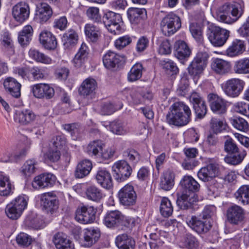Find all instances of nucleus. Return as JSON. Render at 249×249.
<instances>
[{
    "label": "nucleus",
    "instance_id": "1",
    "mask_svg": "<svg viewBox=\"0 0 249 249\" xmlns=\"http://www.w3.org/2000/svg\"><path fill=\"white\" fill-rule=\"evenodd\" d=\"M192 111L183 102H176L169 108L166 121L169 124L177 127L184 126L191 121Z\"/></svg>",
    "mask_w": 249,
    "mask_h": 249
},
{
    "label": "nucleus",
    "instance_id": "2",
    "mask_svg": "<svg viewBox=\"0 0 249 249\" xmlns=\"http://www.w3.org/2000/svg\"><path fill=\"white\" fill-rule=\"evenodd\" d=\"M224 147L225 150L230 154V156L225 157L224 159L227 163L233 165H238L242 162L246 156V151L238 148L231 138L226 141Z\"/></svg>",
    "mask_w": 249,
    "mask_h": 249
},
{
    "label": "nucleus",
    "instance_id": "3",
    "mask_svg": "<svg viewBox=\"0 0 249 249\" xmlns=\"http://www.w3.org/2000/svg\"><path fill=\"white\" fill-rule=\"evenodd\" d=\"M28 197L21 195L16 197L5 208V213L8 217L12 219H17L20 216L28 205Z\"/></svg>",
    "mask_w": 249,
    "mask_h": 249
},
{
    "label": "nucleus",
    "instance_id": "4",
    "mask_svg": "<svg viewBox=\"0 0 249 249\" xmlns=\"http://www.w3.org/2000/svg\"><path fill=\"white\" fill-rule=\"evenodd\" d=\"M207 36L213 45L221 47L225 44L229 37L230 31L211 24L208 27Z\"/></svg>",
    "mask_w": 249,
    "mask_h": 249
},
{
    "label": "nucleus",
    "instance_id": "5",
    "mask_svg": "<svg viewBox=\"0 0 249 249\" xmlns=\"http://www.w3.org/2000/svg\"><path fill=\"white\" fill-rule=\"evenodd\" d=\"M104 224L109 228H116L120 226L128 227L130 222L119 211H110L107 213L104 218Z\"/></svg>",
    "mask_w": 249,
    "mask_h": 249
},
{
    "label": "nucleus",
    "instance_id": "6",
    "mask_svg": "<svg viewBox=\"0 0 249 249\" xmlns=\"http://www.w3.org/2000/svg\"><path fill=\"white\" fill-rule=\"evenodd\" d=\"M185 220L187 225L199 234L207 233L212 227L210 221L203 219L201 216H188Z\"/></svg>",
    "mask_w": 249,
    "mask_h": 249
},
{
    "label": "nucleus",
    "instance_id": "7",
    "mask_svg": "<svg viewBox=\"0 0 249 249\" xmlns=\"http://www.w3.org/2000/svg\"><path fill=\"white\" fill-rule=\"evenodd\" d=\"M112 171L114 179L118 182H122L130 177L132 169L126 161L120 160L113 164Z\"/></svg>",
    "mask_w": 249,
    "mask_h": 249
},
{
    "label": "nucleus",
    "instance_id": "8",
    "mask_svg": "<svg viewBox=\"0 0 249 249\" xmlns=\"http://www.w3.org/2000/svg\"><path fill=\"white\" fill-rule=\"evenodd\" d=\"M209 57L206 52H198L188 67L189 73L193 76L201 73L207 65Z\"/></svg>",
    "mask_w": 249,
    "mask_h": 249
},
{
    "label": "nucleus",
    "instance_id": "9",
    "mask_svg": "<svg viewBox=\"0 0 249 249\" xmlns=\"http://www.w3.org/2000/svg\"><path fill=\"white\" fill-rule=\"evenodd\" d=\"M245 82L239 78H231L223 84L222 88L225 93L229 97H237L242 92Z\"/></svg>",
    "mask_w": 249,
    "mask_h": 249
},
{
    "label": "nucleus",
    "instance_id": "10",
    "mask_svg": "<svg viewBox=\"0 0 249 249\" xmlns=\"http://www.w3.org/2000/svg\"><path fill=\"white\" fill-rule=\"evenodd\" d=\"M97 210L92 206L78 207L75 213V219L78 222L86 224L93 223L95 220Z\"/></svg>",
    "mask_w": 249,
    "mask_h": 249
},
{
    "label": "nucleus",
    "instance_id": "11",
    "mask_svg": "<svg viewBox=\"0 0 249 249\" xmlns=\"http://www.w3.org/2000/svg\"><path fill=\"white\" fill-rule=\"evenodd\" d=\"M189 100L193 105L196 118L199 119L203 118L207 114V108L202 96L199 93L194 91L190 95Z\"/></svg>",
    "mask_w": 249,
    "mask_h": 249
},
{
    "label": "nucleus",
    "instance_id": "12",
    "mask_svg": "<svg viewBox=\"0 0 249 249\" xmlns=\"http://www.w3.org/2000/svg\"><path fill=\"white\" fill-rule=\"evenodd\" d=\"M245 210L241 206L234 204L226 211L227 220L232 225H238L242 223L245 218Z\"/></svg>",
    "mask_w": 249,
    "mask_h": 249
},
{
    "label": "nucleus",
    "instance_id": "13",
    "mask_svg": "<svg viewBox=\"0 0 249 249\" xmlns=\"http://www.w3.org/2000/svg\"><path fill=\"white\" fill-rule=\"evenodd\" d=\"M103 62L104 66L107 69H118L124 64L125 57L108 51L104 55Z\"/></svg>",
    "mask_w": 249,
    "mask_h": 249
},
{
    "label": "nucleus",
    "instance_id": "14",
    "mask_svg": "<svg viewBox=\"0 0 249 249\" xmlns=\"http://www.w3.org/2000/svg\"><path fill=\"white\" fill-rule=\"evenodd\" d=\"M31 88L33 96L36 98L50 99L54 96V90L48 84H36Z\"/></svg>",
    "mask_w": 249,
    "mask_h": 249
},
{
    "label": "nucleus",
    "instance_id": "15",
    "mask_svg": "<svg viewBox=\"0 0 249 249\" xmlns=\"http://www.w3.org/2000/svg\"><path fill=\"white\" fill-rule=\"evenodd\" d=\"M55 177L51 173H43L36 176L32 182V186L36 189L52 187L56 181Z\"/></svg>",
    "mask_w": 249,
    "mask_h": 249
},
{
    "label": "nucleus",
    "instance_id": "16",
    "mask_svg": "<svg viewBox=\"0 0 249 249\" xmlns=\"http://www.w3.org/2000/svg\"><path fill=\"white\" fill-rule=\"evenodd\" d=\"M120 203L124 206H131L135 204L137 195L132 185L127 184L118 193Z\"/></svg>",
    "mask_w": 249,
    "mask_h": 249
},
{
    "label": "nucleus",
    "instance_id": "17",
    "mask_svg": "<svg viewBox=\"0 0 249 249\" xmlns=\"http://www.w3.org/2000/svg\"><path fill=\"white\" fill-rule=\"evenodd\" d=\"M41 202L47 213L53 214L58 208V200L55 195L52 192L44 193L41 195Z\"/></svg>",
    "mask_w": 249,
    "mask_h": 249
},
{
    "label": "nucleus",
    "instance_id": "18",
    "mask_svg": "<svg viewBox=\"0 0 249 249\" xmlns=\"http://www.w3.org/2000/svg\"><path fill=\"white\" fill-rule=\"evenodd\" d=\"M37 116L31 110H17L14 115L15 122L21 125H28L36 120Z\"/></svg>",
    "mask_w": 249,
    "mask_h": 249
},
{
    "label": "nucleus",
    "instance_id": "19",
    "mask_svg": "<svg viewBox=\"0 0 249 249\" xmlns=\"http://www.w3.org/2000/svg\"><path fill=\"white\" fill-rule=\"evenodd\" d=\"M218 172V164L211 163L202 167L197 172V176L203 182H209L217 175Z\"/></svg>",
    "mask_w": 249,
    "mask_h": 249
},
{
    "label": "nucleus",
    "instance_id": "20",
    "mask_svg": "<svg viewBox=\"0 0 249 249\" xmlns=\"http://www.w3.org/2000/svg\"><path fill=\"white\" fill-rule=\"evenodd\" d=\"M3 87L6 92L15 98H19L21 95V84L12 77L6 78L3 81Z\"/></svg>",
    "mask_w": 249,
    "mask_h": 249
},
{
    "label": "nucleus",
    "instance_id": "21",
    "mask_svg": "<svg viewBox=\"0 0 249 249\" xmlns=\"http://www.w3.org/2000/svg\"><path fill=\"white\" fill-rule=\"evenodd\" d=\"M100 231L99 229L87 228L84 230L83 238L81 244L83 247H90L94 245L100 237Z\"/></svg>",
    "mask_w": 249,
    "mask_h": 249
},
{
    "label": "nucleus",
    "instance_id": "22",
    "mask_svg": "<svg viewBox=\"0 0 249 249\" xmlns=\"http://www.w3.org/2000/svg\"><path fill=\"white\" fill-rule=\"evenodd\" d=\"M177 195V205L180 209L183 210L191 208L198 200L197 195L193 193L188 194L183 192L181 194H178Z\"/></svg>",
    "mask_w": 249,
    "mask_h": 249
},
{
    "label": "nucleus",
    "instance_id": "23",
    "mask_svg": "<svg viewBox=\"0 0 249 249\" xmlns=\"http://www.w3.org/2000/svg\"><path fill=\"white\" fill-rule=\"evenodd\" d=\"M40 43L46 50H54L57 46V39L51 32L43 31L39 34Z\"/></svg>",
    "mask_w": 249,
    "mask_h": 249
},
{
    "label": "nucleus",
    "instance_id": "24",
    "mask_svg": "<svg viewBox=\"0 0 249 249\" xmlns=\"http://www.w3.org/2000/svg\"><path fill=\"white\" fill-rule=\"evenodd\" d=\"M208 101L212 110L218 114H224L226 112V104L217 95L211 93L208 95Z\"/></svg>",
    "mask_w": 249,
    "mask_h": 249
},
{
    "label": "nucleus",
    "instance_id": "25",
    "mask_svg": "<svg viewBox=\"0 0 249 249\" xmlns=\"http://www.w3.org/2000/svg\"><path fill=\"white\" fill-rule=\"evenodd\" d=\"M162 30L167 29L169 35L174 34L181 26L179 17H164L161 21Z\"/></svg>",
    "mask_w": 249,
    "mask_h": 249
},
{
    "label": "nucleus",
    "instance_id": "26",
    "mask_svg": "<svg viewBox=\"0 0 249 249\" xmlns=\"http://www.w3.org/2000/svg\"><path fill=\"white\" fill-rule=\"evenodd\" d=\"M211 67L213 71L221 75L226 74L231 71L230 62L220 58L213 59L211 63Z\"/></svg>",
    "mask_w": 249,
    "mask_h": 249
},
{
    "label": "nucleus",
    "instance_id": "27",
    "mask_svg": "<svg viewBox=\"0 0 249 249\" xmlns=\"http://www.w3.org/2000/svg\"><path fill=\"white\" fill-rule=\"evenodd\" d=\"M180 185L185 193L196 194L200 189L199 184L191 176H185L180 181Z\"/></svg>",
    "mask_w": 249,
    "mask_h": 249
},
{
    "label": "nucleus",
    "instance_id": "28",
    "mask_svg": "<svg viewBox=\"0 0 249 249\" xmlns=\"http://www.w3.org/2000/svg\"><path fill=\"white\" fill-rule=\"evenodd\" d=\"M92 168L91 160L85 159L80 161L77 165L74 172V176L76 178H82L87 176Z\"/></svg>",
    "mask_w": 249,
    "mask_h": 249
},
{
    "label": "nucleus",
    "instance_id": "29",
    "mask_svg": "<svg viewBox=\"0 0 249 249\" xmlns=\"http://www.w3.org/2000/svg\"><path fill=\"white\" fill-rule=\"evenodd\" d=\"M218 11L222 14L220 16H226V15L230 14L232 16H242L244 10L242 5L238 3L234 4L226 3L219 8Z\"/></svg>",
    "mask_w": 249,
    "mask_h": 249
},
{
    "label": "nucleus",
    "instance_id": "30",
    "mask_svg": "<svg viewBox=\"0 0 249 249\" xmlns=\"http://www.w3.org/2000/svg\"><path fill=\"white\" fill-rule=\"evenodd\" d=\"M175 55L179 60L188 58L191 51L187 43L183 40L176 41L174 45Z\"/></svg>",
    "mask_w": 249,
    "mask_h": 249
},
{
    "label": "nucleus",
    "instance_id": "31",
    "mask_svg": "<svg viewBox=\"0 0 249 249\" xmlns=\"http://www.w3.org/2000/svg\"><path fill=\"white\" fill-rule=\"evenodd\" d=\"M246 49L245 41L236 39L233 40L226 51V54L230 57L239 55L243 53Z\"/></svg>",
    "mask_w": 249,
    "mask_h": 249
},
{
    "label": "nucleus",
    "instance_id": "32",
    "mask_svg": "<svg viewBox=\"0 0 249 249\" xmlns=\"http://www.w3.org/2000/svg\"><path fill=\"white\" fill-rule=\"evenodd\" d=\"M95 178L98 183L103 187L109 189L113 186L111 176L107 171L103 169L98 170Z\"/></svg>",
    "mask_w": 249,
    "mask_h": 249
},
{
    "label": "nucleus",
    "instance_id": "33",
    "mask_svg": "<svg viewBox=\"0 0 249 249\" xmlns=\"http://www.w3.org/2000/svg\"><path fill=\"white\" fill-rule=\"evenodd\" d=\"M88 47L86 43L83 42L73 59L72 62L74 66L80 68L84 65L88 60Z\"/></svg>",
    "mask_w": 249,
    "mask_h": 249
},
{
    "label": "nucleus",
    "instance_id": "34",
    "mask_svg": "<svg viewBox=\"0 0 249 249\" xmlns=\"http://www.w3.org/2000/svg\"><path fill=\"white\" fill-rule=\"evenodd\" d=\"M53 242L57 249H74V245L63 233L55 234L53 238Z\"/></svg>",
    "mask_w": 249,
    "mask_h": 249
},
{
    "label": "nucleus",
    "instance_id": "35",
    "mask_svg": "<svg viewBox=\"0 0 249 249\" xmlns=\"http://www.w3.org/2000/svg\"><path fill=\"white\" fill-rule=\"evenodd\" d=\"M116 244L119 249H134V239L126 234H122L117 236Z\"/></svg>",
    "mask_w": 249,
    "mask_h": 249
},
{
    "label": "nucleus",
    "instance_id": "36",
    "mask_svg": "<svg viewBox=\"0 0 249 249\" xmlns=\"http://www.w3.org/2000/svg\"><path fill=\"white\" fill-rule=\"evenodd\" d=\"M97 87V82L94 79L87 78L82 82L79 92L80 95L88 96L94 93Z\"/></svg>",
    "mask_w": 249,
    "mask_h": 249
},
{
    "label": "nucleus",
    "instance_id": "37",
    "mask_svg": "<svg viewBox=\"0 0 249 249\" xmlns=\"http://www.w3.org/2000/svg\"><path fill=\"white\" fill-rule=\"evenodd\" d=\"M62 39L65 49H70L77 44L78 35L75 31L70 29L64 34Z\"/></svg>",
    "mask_w": 249,
    "mask_h": 249
},
{
    "label": "nucleus",
    "instance_id": "38",
    "mask_svg": "<svg viewBox=\"0 0 249 249\" xmlns=\"http://www.w3.org/2000/svg\"><path fill=\"white\" fill-rule=\"evenodd\" d=\"M26 226L35 230L43 228L45 226V222L43 219L35 213L28 215L24 221Z\"/></svg>",
    "mask_w": 249,
    "mask_h": 249
},
{
    "label": "nucleus",
    "instance_id": "39",
    "mask_svg": "<svg viewBox=\"0 0 249 249\" xmlns=\"http://www.w3.org/2000/svg\"><path fill=\"white\" fill-rule=\"evenodd\" d=\"M175 177L173 171L170 170H167L161 178L160 184V188L165 191L171 190L174 185Z\"/></svg>",
    "mask_w": 249,
    "mask_h": 249
},
{
    "label": "nucleus",
    "instance_id": "40",
    "mask_svg": "<svg viewBox=\"0 0 249 249\" xmlns=\"http://www.w3.org/2000/svg\"><path fill=\"white\" fill-rule=\"evenodd\" d=\"M115 17H103V24L111 33L114 35L119 33L121 27L119 24L120 19L116 20Z\"/></svg>",
    "mask_w": 249,
    "mask_h": 249
},
{
    "label": "nucleus",
    "instance_id": "41",
    "mask_svg": "<svg viewBox=\"0 0 249 249\" xmlns=\"http://www.w3.org/2000/svg\"><path fill=\"white\" fill-rule=\"evenodd\" d=\"M33 28L30 25L25 26L19 32L18 41L21 46L24 47L29 44L33 34Z\"/></svg>",
    "mask_w": 249,
    "mask_h": 249
},
{
    "label": "nucleus",
    "instance_id": "42",
    "mask_svg": "<svg viewBox=\"0 0 249 249\" xmlns=\"http://www.w3.org/2000/svg\"><path fill=\"white\" fill-rule=\"evenodd\" d=\"M190 32L193 38L198 42H202L203 40V25L196 21L192 22L189 26Z\"/></svg>",
    "mask_w": 249,
    "mask_h": 249
},
{
    "label": "nucleus",
    "instance_id": "43",
    "mask_svg": "<svg viewBox=\"0 0 249 249\" xmlns=\"http://www.w3.org/2000/svg\"><path fill=\"white\" fill-rule=\"evenodd\" d=\"M233 71L236 74H249V57L242 58L235 61Z\"/></svg>",
    "mask_w": 249,
    "mask_h": 249
},
{
    "label": "nucleus",
    "instance_id": "44",
    "mask_svg": "<svg viewBox=\"0 0 249 249\" xmlns=\"http://www.w3.org/2000/svg\"><path fill=\"white\" fill-rule=\"evenodd\" d=\"M86 195L88 199L95 202L99 201L104 196L101 190L95 185H91L87 187Z\"/></svg>",
    "mask_w": 249,
    "mask_h": 249
},
{
    "label": "nucleus",
    "instance_id": "45",
    "mask_svg": "<svg viewBox=\"0 0 249 249\" xmlns=\"http://www.w3.org/2000/svg\"><path fill=\"white\" fill-rule=\"evenodd\" d=\"M104 144L101 140H94L90 142L86 147V152L90 156L97 157L102 151Z\"/></svg>",
    "mask_w": 249,
    "mask_h": 249
},
{
    "label": "nucleus",
    "instance_id": "46",
    "mask_svg": "<svg viewBox=\"0 0 249 249\" xmlns=\"http://www.w3.org/2000/svg\"><path fill=\"white\" fill-rule=\"evenodd\" d=\"M37 161L35 159L27 160L21 167V173L25 178H28L34 174L36 168Z\"/></svg>",
    "mask_w": 249,
    "mask_h": 249
},
{
    "label": "nucleus",
    "instance_id": "47",
    "mask_svg": "<svg viewBox=\"0 0 249 249\" xmlns=\"http://www.w3.org/2000/svg\"><path fill=\"white\" fill-rule=\"evenodd\" d=\"M12 189L9 177L0 174V196H7L10 195Z\"/></svg>",
    "mask_w": 249,
    "mask_h": 249
},
{
    "label": "nucleus",
    "instance_id": "48",
    "mask_svg": "<svg viewBox=\"0 0 249 249\" xmlns=\"http://www.w3.org/2000/svg\"><path fill=\"white\" fill-rule=\"evenodd\" d=\"M143 68L142 64L137 63L131 69L128 73L127 78L130 82L137 81L142 77Z\"/></svg>",
    "mask_w": 249,
    "mask_h": 249
},
{
    "label": "nucleus",
    "instance_id": "49",
    "mask_svg": "<svg viewBox=\"0 0 249 249\" xmlns=\"http://www.w3.org/2000/svg\"><path fill=\"white\" fill-rule=\"evenodd\" d=\"M29 55L31 58L37 62L50 64L52 62L50 57L36 49H31L29 52Z\"/></svg>",
    "mask_w": 249,
    "mask_h": 249
},
{
    "label": "nucleus",
    "instance_id": "50",
    "mask_svg": "<svg viewBox=\"0 0 249 249\" xmlns=\"http://www.w3.org/2000/svg\"><path fill=\"white\" fill-rule=\"evenodd\" d=\"M235 197L244 204L249 203V185H242L234 194Z\"/></svg>",
    "mask_w": 249,
    "mask_h": 249
},
{
    "label": "nucleus",
    "instance_id": "51",
    "mask_svg": "<svg viewBox=\"0 0 249 249\" xmlns=\"http://www.w3.org/2000/svg\"><path fill=\"white\" fill-rule=\"evenodd\" d=\"M85 33L87 37L94 42H96L101 36L99 30L91 24H86Z\"/></svg>",
    "mask_w": 249,
    "mask_h": 249
},
{
    "label": "nucleus",
    "instance_id": "52",
    "mask_svg": "<svg viewBox=\"0 0 249 249\" xmlns=\"http://www.w3.org/2000/svg\"><path fill=\"white\" fill-rule=\"evenodd\" d=\"M160 64L164 71L168 75H174L178 73V68L172 60L166 59L161 61Z\"/></svg>",
    "mask_w": 249,
    "mask_h": 249
},
{
    "label": "nucleus",
    "instance_id": "53",
    "mask_svg": "<svg viewBox=\"0 0 249 249\" xmlns=\"http://www.w3.org/2000/svg\"><path fill=\"white\" fill-rule=\"evenodd\" d=\"M232 126L237 130L246 132L249 130V124L247 121L243 118L235 117L230 119Z\"/></svg>",
    "mask_w": 249,
    "mask_h": 249
},
{
    "label": "nucleus",
    "instance_id": "54",
    "mask_svg": "<svg viewBox=\"0 0 249 249\" xmlns=\"http://www.w3.org/2000/svg\"><path fill=\"white\" fill-rule=\"evenodd\" d=\"M160 212L161 214L165 217L170 216L173 212V207L171 201L167 197H163L161 200L160 206Z\"/></svg>",
    "mask_w": 249,
    "mask_h": 249
},
{
    "label": "nucleus",
    "instance_id": "55",
    "mask_svg": "<svg viewBox=\"0 0 249 249\" xmlns=\"http://www.w3.org/2000/svg\"><path fill=\"white\" fill-rule=\"evenodd\" d=\"M211 129L214 133L217 134L226 129L227 125L223 120L216 118H213L210 122Z\"/></svg>",
    "mask_w": 249,
    "mask_h": 249
},
{
    "label": "nucleus",
    "instance_id": "56",
    "mask_svg": "<svg viewBox=\"0 0 249 249\" xmlns=\"http://www.w3.org/2000/svg\"><path fill=\"white\" fill-rule=\"evenodd\" d=\"M29 6L25 3H18L13 7V16H29Z\"/></svg>",
    "mask_w": 249,
    "mask_h": 249
},
{
    "label": "nucleus",
    "instance_id": "57",
    "mask_svg": "<svg viewBox=\"0 0 249 249\" xmlns=\"http://www.w3.org/2000/svg\"><path fill=\"white\" fill-rule=\"evenodd\" d=\"M32 241L31 236L23 232L20 233L16 237L17 244L23 248L28 247L31 244Z\"/></svg>",
    "mask_w": 249,
    "mask_h": 249
},
{
    "label": "nucleus",
    "instance_id": "58",
    "mask_svg": "<svg viewBox=\"0 0 249 249\" xmlns=\"http://www.w3.org/2000/svg\"><path fill=\"white\" fill-rule=\"evenodd\" d=\"M46 155L50 161L55 162L60 160L61 154L60 149L49 147Z\"/></svg>",
    "mask_w": 249,
    "mask_h": 249
},
{
    "label": "nucleus",
    "instance_id": "59",
    "mask_svg": "<svg viewBox=\"0 0 249 249\" xmlns=\"http://www.w3.org/2000/svg\"><path fill=\"white\" fill-rule=\"evenodd\" d=\"M35 80H40L46 78L44 70L38 67L31 68V73Z\"/></svg>",
    "mask_w": 249,
    "mask_h": 249
},
{
    "label": "nucleus",
    "instance_id": "60",
    "mask_svg": "<svg viewBox=\"0 0 249 249\" xmlns=\"http://www.w3.org/2000/svg\"><path fill=\"white\" fill-rule=\"evenodd\" d=\"M184 245L189 249H195L198 246L196 238L191 234H187L184 239Z\"/></svg>",
    "mask_w": 249,
    "mask_h": 249
},
{
    "label": "nucleus",
    "instance_id": "61",
    "mask_svg": "<svg viewBox=\"0 0 249 249\" xmlns=\"http://www.w3.org/2000/svg\"><path fill=\"white\" fill-rule=\"evenodd\" d=\"M65 144V139L62 136L53 137L49 144V147L61 149L63 145Z\"/></svg>",
    "mask_w": 249,
    "mask_h": 249
},
{
    "label": "nucleus",
    "instance_id": "62",
    "mask_svg": "<svg viewBox=\"0 0 249 249\" xmlns=\"http://www.w3.org/2000/svg\"><path fill=\"white\" fill-rule=\"evenodd\" d=\"M132 42V39L129 36H125L119 37L116 40L115 46L119 50H121L129 45Z\"/></svg>",
    "mask_w": 249,
    "mask_h": 249
},
{
    "label": "nucleus",
    "instance_id": "63",
    "mask_svg": "<svg viewBox=\"0 0 249 249\" xmlns=\"http://www.w3.org/2000/svg\"><path fill=\"white\" fill-rule=\"evenodd\" d=\"M110 130L114 134L123 135L126 133L122 125L118 121H113L110 124Z\"/></svg>",
    "mask_w": 249,
    "mask_h": 249
},
{
    "label": "nucleus",
    "instance_id": "64",
    "mask_svg": "<svg viewBox=\"0 0 249 249\" xmlns=\"http://www.w3.org/2000/svg\"><path fill=\"white\" fill-rule=\"evenodd\" d=\"M238 34L243 37H249V17L237 31Z\"/></svg>",
    "mask_w": 249,
    "mask_h": 249
}]
</instances>
